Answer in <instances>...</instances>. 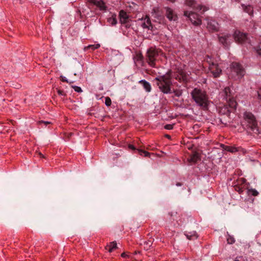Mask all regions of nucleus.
Here are the masks:
<instances>
[{
  "label": "nucleus",
  "instance_id": "f257e3e1",
  "mask_svg": "<svg viewBox=\"0 0 261 261\" xmlns=\"http://www.w3.org/2000/svg\"><path fill=\"white\" fill-rule=\"evenodd\" d=\"M154 81L161 92L164 94L171 93V86L172 85L171 74L170 71L166 72L163 75L156 76Z\"/></svg>",
  "mask_w": 261,
  "mask_h": 261
},
{
  "label": "nucleus",
  "instance_id": "f03ea898",
  "mask_svg": "<svg viewBox=\"0 0 261 261\" xmlns=\"http://www.w3.org/2000/svg\"><path fill=\"white\" fill-rule=\"evenodd\" d=\"M192 98L195 102L203 109L208 106V97L205 92L201 89L195 88L191 92Z\"/></svg>",
  "mask_w": 261,
  "mask_h": 261
},
{
  "label": "nucleus",
  "instance_id": "7ed1b4c3",
  "mask_svg": "<svg viewBox=\"0 0 261 261\" xmlns=\"http://www.w3.org/2000/svg\"><path fill=\"white\" fill-rule=\"evenodd\" d=\"M243 117L247 126L255 133L258 134L257 122L254 116L249 112H245L244 113Z\"/></svg>",
  "mask_w": 261,
  "mask_h": 261
},
{
  "label": "nucleus",
  "instance_id": "20e7f679",
  "mask_svg": "<svg viewBox=\"0 0 261 261\" xmlns=\"http://www.w3.org/2000/svg\"><path fill=\"white\" fill-rule=\"evenodd\" d=\"M160 50L154 47H150L147 52V62L151 67H155V62L159 56Z\"/></svg>",
  "mask_w": 261,
  "mask_h": 261
},
{
  "label": "nucleus",
  "instance_id": "39448f33",
  "mask_svg": "<svg viewBox=\"0 0 261 261\" xmlns=\"http://www.w3.org/2000/svg\"><path fill=\"white\" fill-rule=\"evenodd\" d=\"M231 71L234 73L238 76V79H241L245 75V71L242 65L238 63L233 62L230 66Z\"/></svg>",
  "mask_w": 261,
  "mask_h": 261
},
{
  "label": "nucleus",
  "instance_id": "423d86ee",
  "mask_svg": "<svg viewBox=\"0 0 261 261\" xmlns=\"http://www.w3.org/2000/svg\"><path fill=\"white\" fill-rule=\"evenodd\" d=\"M184 15L188 17L192 24L195 26L200 25L202 23V20L197 13L186 11L184 12Z\"/></svg>",
  "mask_w": 261,
  "mask_h": 261
},
{
  "label": "nucleus",
  "instance_id": "0eeeda50",
  "mask_svg": "<svg viewBox=\"0 0 261 261\" xmlns=\"http://www.w3.org/2000/svg\"><path fill=\"white\" fill-rule=\"evenodd\" d=\"M209 63V69L214 77H218L220 76L222 70L219 68L217 64H215L211 61H207Z\"/></svg>",
  "mask_w": 261,
  "mask_h": 261
},
{
  "label": "nucleus",
  "instance_id": "6e6552de",
  "mask_svg": "<svg viewBox=\"0 0 261 261\" xmlns=\"http://www.w3.org/2000/svg\"><path fill=\"white\" fill-rule=\"evenodd\" d=\"M234 40L239 43H250L247 37V34L241 32L239 31H236L233 34Z\"/></svg>",
  "mask_w": 261,
  "mask_h": 261
},
{
  "label": "nucleus",
  "instance_id": "1a4fd4ad",
  "mask_svg": "<svg viewBox=\"0 0 261 261\" xmlns=\"http://www.w3.org/2000/svg\"><path fill=\"white\" fill-rule=\"evenodd\" d=\"M185 4L187 6H189L191 8H193V9H194L195 10H198L199 11H202V12H204L208 9V8H207L205 6H203L201 5L197 6L196 2L194 0H186Z\"/></svg>",
  "mask_w": 261,
  "mask_h": 261
},
{
  "label": "nucleus",
  "instance_id": "9d476101",
  "mask_svg": "<svg viewBox=\"0 0 261 261\" xmlns=\"http://www.w3.org/2000/svg\"><path fill=\"white\" fill-rule=\"evenodd\" d=\"M164 9L165 10L166 16L169 19V20L176 21L177 20L178 17L177 14L173 9L168 7H165Z\"/></svg>",
  "mask_w": 261,
  "mask_h": 261
},
{
  "label": "nucleus",
  "instance_id": "9b49d317",
  "mask_svg": "<svg viewBox=\"0 0 261 261\" xmlns=\"http://www.w3.org/2000/svg\"><path fill=\"white\" fill-rule=\"evenodd\" d=\"M206 28L209 31H218L219 29L218 23L214 20L207 19Z\"/></svg>",
  "mask_w": 261,
  "mask_h": 261
},
{
  "label": "nucleus",
  "instance_id": "f8f14e48",
  "mask_svg": "<svg viewBox=\"0 0 261 261\" xmlns=\"http://www.w3.org/2000/svg\"><path fill=\"white\" fill-rule=\"evenodd\" d=\"M231 37L230 34H222L221 36H219V42L225 47H228L230 44L229 39Z\"/></svg>",
  "mask_w": 261,
  "mask_h": 261
},
{
  "label": "nucleus",
  "instance_id": "ddd939ff",
  "mask_svg": "<svg viewBox=\"0 0 261 261\" xmlns=\"http://www.w3.org/2000/svg\"><path fill=\"white\" fill-rule=\"evenodd\" d=\"M141 21H143L141 24L143 28L147 29L148 30H152L153 26L148 16H146L144 19L142 18Z\"/></svg>",
  "mask_w": 261,
  "mask_h": 261
},
{
  "label": "nucleus",
  "instance_id": "4468645a",
  "mask_svg": "<svg viewBox=\"0 0 261 261\" xmlns=\"http://www.w3.org/2000/svg\"><path fill=\"white\" fill-rule=\"evenodd\" d=\"M151 14L152 17L157 19L159 21L162 20L164 18L162 13L159 7L153 8L152 10Z\"/></svg>",
  "mask_w": 261,
  "mask_h": 261
},
{
  "label": "nucleus",
  "instance_id": "2eb2a0df",
  "mask_svg": "<svg viewBox=\"0 0 261 261\" xmlns=\"http://www.w3.org/2000/svg\"><path fill=\"white\" fill-rule=\"evenodd\" d=\"M119 16L121 23L125 24L128 21V15L124 10H121L119 12Z\"/></svg>",
  "mask_w": 261,
  "mask_h": 261
},
{
  "label": "nucleus",
  "instance_id": "dca6fc26",
  "mask_svg": "<svg viewBox=\"0 0 261 261\" xmlns=\"http://www.w3.org/2000/svg\"><path fill=\"white\" fill-rule=\"evenodd\" d=\"M221 147L222 148L225 150H226L227 151H229L230 152H236L238 151L239 149L237 147L234 146H227L225 145L224 144H221Z\"/></svg>",
  "mask_w": 261,
  "mask_h": 261
},
{
  "label": "nucleus",
  "instance_id": "f3484780",
  "mask_svg": "<svg viewBox=\"0 0 261 261\" xmlns=\"http://www.w3.org/2000/svg\"><path fill=\"white\" fill-rule=\"evenodd\" d=\"M185 234L189 240H195L198 238V235L195 231H186Z\"/></svg>",
  "mask_w": 261,
  "mask_h": 261
},
{
  "label": "nucleus",
  "instance_id": "a211bd4d",
  "mask_svg": "<svg viewBox=\"0 0 261 261\" xmlns=\"http://www.w3.org/2000/svg\"><path fill=\"white\" fill-rule=\"evenodd\" d=\"M91 2L99 7L101 10L106 9L105 3L101 1L91 0Z\"/></svg>",
  "mask_w": 261,
  "mask_h": 261
},
{
  "label": "nucleus",
  "instance_id": "6ab92c4d",
  "mask_svg": "<svg viewBox=\"0 0 261 261\" xmlns=\"http://www.w3.org/2000/svg\"><path fill=\"white\" fill-rule=\"evenodd\" d=\"M223 95L226 100H227V99L229 97H231V91L229 87H227L224 88L223 91Z\"/></svg>",
  "mask_w": 261,
  "mask_h": 261
},
{
  "label": "nucleus",
  "instance_id": "aec40b11",
  "mask_svg": "<svg viewBox=\"0 0 261 261\" xmlns=\"http://www.w3.org/2000/svg\"><path fill=\"white\" fill-rule=\"evenodd\" d=\"M139 83L143 85L144 88L145 90L149 92L151 91V88L150 84L144 80H142L139 81Z\"/></svg>",
  "mask_w": 261,
  "mask_h": 261
},
{
  "label": "nucleus",
  "instance_id": "412c9836",
  "mask_svg": "<svg viewBox=\"0 0 261 261\" xmlns=\"http://www.w3.org/2000/svg\"><path fill=\"white\" fill-rule=\"evenodd\" d=\"M226 101L227 102L230 108L233 109L236 108L237 103L236 100L232 97L228 98Z\"/></svg>",
  "mask_w": 261,
  "mask_h": 261
},
{
  "label": "nucleus",
  "instance_id": "4be33fe9",
  "mask_svg": "<svg viewBox=\"0 0 261 261\" xmlns=\"http://www.w3.org/2000/svg\"><path fill=\"white\" fill-rule=\"evenodd\" d=\"M117 248V243L116 242H112L106 247V249L108 250L109 252H112L114 249Z\"/></svg>",
  "mask_w": 261,
  "mask_h": 261
},
{
  "label": "nucleus",
  "instance_id": "5701e85b",
  "mask_svg": "<svg viewBox=\"0 0 261 261\" xmlns=\"http://www.w3.org/2000/svg\"><path fill=\"white\" fill-rule=\"evenodd\" d=\"M219 111L220 113L223 115H228L230 113V110L226 106H224L222 107H219Z\"/></svg>",
  "mask_w": 261,
  "mask_h": 261
},
{
  "label": "nucleus",
  "instance_id": "b1692460",
  "mask_svg": "<svg viewBox=\"0 0 261 261\" xmlns=\"http://www.w3.org/2000/svg\"><path fill=\"white\" fill-rule=\"evenodd\" d=\"M108 22L112 25H115L117 24V21L116 19V15H113L111 17L108 18Z\"/></svg>",
  "mask_w": 261,
  "mask_h": 261
},
{
  "label": "nucleus",
  "instance_id": "393cba45",
  "mask_svg": "<svg viewBox=\"0 0 261 261\" xmlns=\"http://www.w3.org/2000/svg\"><path fill=\"white\" fill-rule=\"evenodd\" d=\"M152 243L153 241L151 240H148L147 241L144 242L143 244H141V245L143 246L144 249L147 250L152 246Z\"/></svg>",
  "mask_w": 261,
  "mask_h": 261
},
{
  "label": "nucleus",
  "instance_id": "a878e982",
  "mask_svg": "<svg viewBox=\"0 0 261 261\" xmlns=\"http://www.w3.org/2000/svg\"><path fill=\"white\" fill-rule=\"evenodd\" d=\"M198 158L199 156L198 153H195L190 157V158L189 159V161L193 163H196L198 160Z\"/></svg>",
  "mask_w": 261,
  "mask_h": 261
},
{
  "label": "nucleus",
  "instance_id": "bb28decb",
  "mask_svg": "<svg viewBox=\"0 0 261 261\" xmlns=\"http://www.w3.org/2000/svg\"><path fill=\"white\" fill-rule=\"evenodd\" d=\"M244 7V10L245 12L248 13L249 14H251L253 13V8L252 7L249 5L247 6H244V5L242 6Z\"/></svg>",
  "mask_w": 261,
  "mask_h": 261
},
{
  "label": "nucleus",
  "instance_id": "cd10ccee",
  "mask_svg": "<svg viewBox=\"0 0 261 261\" xmlns=\"http://www.w3.org/2000/svg\"><path fill=\"white\" fill-rule=\"evenodd\" d=\"M100 47L99 44H96L93 45H89L86 47L87 49L91 48L92 50H95L96 49Z\"/></svg>",
  "mask_w": 261,
  "mask_h": 261
},
{
  "label": "nucleus",
  "instance_id": "c85d7f7f",
  "mask_svg": "<svg viewBox=\"0 0 261 261\" xmlns=\"http://www.w3.org/2000/svg\"><path fill=\"white\" fill-rule=\"evenodd\" d=\"M138 151L139 154L141 155H143L144 156H147L149 155V153L147 151L142 150L141 149H138Z\"/></svg>",
  "mask_w": 261,
  "mask_h": 261
},
{
  "label": "nucleus",
  "instance_id": "c756f323",
  "mask_svg": "<svg viewBox=\"0 0 261 261\" xmlns=\"http://www.w3.org/2000/svg\"><path fill=\"white\" fill-rule=\"evenodd\" d=\"M227 241L228 244H232L234 243L235 240L233 237L229 236L227 239Z\"/></svg>",
  "mask_w": 261,
  "mask_h": 261
},
{
  "label": "nucleus",
  "instance_id": "7c9ffc66",
  "mask_svg": "<svg viewBox=\"0 0 261 261\" xmlns=\"http://www.w3.org/2000/svg\"><path fill=\"white\" fill-rule=\"evenodd\" d=\"M112 103L111 99L110 97H107L105 98V104L107 106H110Z\"/></svg>",
  "mask_w": 261,
  "mask_h": 261
},
{
  "label": "nucleus",
  "instance_id": "2f4dec72",
  "mask_svg": "<svg viewBox=\"0 0 261 261\" xmlns=\"http://www.w3.org/2000/svg\"><path fill=\"white\" fill-rule=\"evenodd\" d=\"M249 193L254 196H256L258 194V192L255 189H251Z\"/></svg>",
  "mask_w": 261,
  "mask_h": 261
},
{
  "label": "nucleus",
  "instance_id": "473e14b6",
  "mask_svg": "<svg viewBox=\"0 0 261 261\" xmlns=\"http://www.w3.org/2000/svg\"><path fill=\"white\" fill-rule=\"evenodd\" d=\"M72 87L74 89L75 91H76L77 92L80 93V92H82V89L81 88V87H80L79 86H72Z\"/></svg>",
  "mask_w": 261,
  "mask_h": 261
},
{
  "label": "nucleus",
  "instance_id": "72a5a7b5",
  "mask_svg": "<svg viewBox=\"0 0 261 261\" xmlns=\"http://www.w3.org/2000/svg\"><path fill=\"white\" fill-rule=\"evenodd\" d=\"M164 128L166 129L170 130L173 128V124H167L164 126Z\"/></svg>",
  "mask_w": 261,
  "mask_h": 261
},
{
  "label": "nucleus",
  "instance_id": "f704fd0d",
  "mask_svg": "<svg viewBox=\"0 0 261 261\" xmlns=\"http://www.w3.org/2000/svg\"><path fill=\"white\" fill-rule=\"evenodd\" d=\"M58 93L60 95L65 96L66 93L62 90H58Z\"/></svg>",
  "mask_w": 261,
  "mask_h": 261
},
{
  "label": "nucleus",
  "instance_id": "c9c22d12",
  "mask_svg": "<svg viewBox=\"0 0 261 261\" xmlns=\"http://www.w3.org/2000/svg\"><path fill=\"white\" fill-rule=\"evenodd\" d=\"M234 261H244V259L242 256L237 257Z\"/></svg>",
  "mask_w": 261,
  "mask_h": 261
},
{
  "label": "nucleus",
  "instance_id": "e433bc0d",
  "mask_svg": "<svg viewBox=\"0 0 261 261\" xmlns=\"http://www.w3.org/2000/svg\"><path fill=\"white\" fill-rule=\"evenodd\" d=\"M39 124L44 123L45 125H46L47 124H50V122L49 121H44L42 120V121H39Z\"/></svg>",
  "mask_w": 261,
  "mask_h": 261
},
{
  "label": "nucleus",
  "instance_id": "4c0bfd02",
  "mask_svg": "<svg viewBox=\"0 0 261 261\" xmlns=\"http://www.w3.org/2000/svg\"><path fill=\"white\" fill-rule=\"evenodd\" d=\"M60 77L62 79V82H65L68 83V80L66 79V78L65 77H64L62 75H61Z\"/></svg>",
  "mask_w": 261,
  "mask_h": 261
},
{
  "label": "nucleus",
  "instance_id": "58836bf2",
  "mask_svg": "<svg viewBox=\"0 0 261 261\" xmlns=\"http://www.w3.org/2000/svg\"><path fill=\"white\" fill-rule=\"evenodd\" d=\"M257 93L258 98L261 100V88L259 89Z\"/></svg>",
  "mask_w": 261,
  "mask_h": 261
},
{
  "label": "nucleus",
  "instance_id": "ea45409f",
  "mask_svg": "<svg viewBox=\"0 0 261 261\" xmlns=\"http://www.w3.org/2000/svg\"><path fill=\"white\" fill-rule=\"evenodd\" d=\"M181 92H175V95L176 96H178V97H179V96H180V95H181Z\"/></svg>",
  "mask_w": 261,
  "mask_h": 261
},
{
  "label": "nucleus",
  "instance_id": "a19ab883",
  "mask_svg": "<svg viewBox=\"0 0 261 261\" xmlns=\"http://www.w3.org/2000/svg\"><path fill=\"white\" fill-rule=\"evenodd\" d=\"M128 147H129V148L132 149H135V148L134 146V145H132V144H129V145H128Z\"/></svg>",
  "mask_w": 261,
  "mask_h": 261
},
{
  "label": "nucleus",
  "instance_id": "79ce46f5",
  "mask_svg": "<svg viewBox=\"0 0 261 261\" xmlns=\"http://www.w3.org/2000/svg\"><path fill=\"white\" fill-rule=\"evenodd\" d=\"M121 257H126V256H128V255H126V254H125V252H123V253L121 254Z\"/></svg>",
  "mask_w": 261,
  "mask_h": 261
},
{
  "label": "nucleus",
  "instance_id": "37998d69",
  "mask_svg": "<svg viewBox=\"0 0 261 261\" xmlns=\"http://www.w3.org/2000/svg\"><path fill=\"white\" fill-rule=\"evenodd\" d=\"M257 53L258 55L261 56V48L257 49Z\"/></svg>",
  "mask_w": 261,
  "mask_h": 261
},
{
  "label": "nucleus",
  "instance_id": "c03bdc74",
  "mask_svg": "<svg viewBox=\"0 0 261 261\" xmlns=\"http://www.w3.org/2000/svg\"><path fill=\"white\" fill-rule=\"evenodd\" d=\"M176 185L177 186H181L182 185V184H181V183H180V182H177V183L176 184Z\"/></svg>",
  "mask_w": 261,
  "mask_h": 261
},
{
  "label": "nucleus",
  "instance_id": "a18cd8bd",
  "mask_svg": "<svg viewBox=\"0 0 261 261\" xmlns=\"http://www.w3.org/2000/svg\"><path fill=\"white\" fill-rule=\"evenodd\" d=\"M39 155H40V156L41 158H43L44 157L43 155L41 153H39Z\"/></svg>",
  "mask_w": 261,
  "mask_h": 261
},
{
  "label": "nucleus",
  "instance_id": "49530a36",
  "mask_svg": "<svg viewBox=\"0 0 261 261\" xmlns=\"http://www.w3.org/2000/svg\"><path fill=\"white\" fill-rule=\"evenodd\" d=\"M166 137H167V138H169V137H170V136H169V135H166Z\"/></svg>",
  "mask_w": 261,
  "mask_h": 261
}]
</instances>
